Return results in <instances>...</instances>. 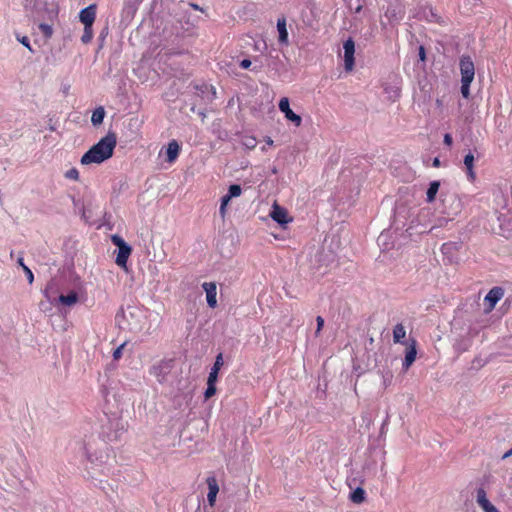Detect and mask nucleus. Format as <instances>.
Instances as JSON below:
<instances>
[{"mask_svg":"<svg viewBox=\"0 0 512 512\" xmlns=\"http://www.w3.org/2000/svg\"><path fill=\"white\" fill-rule=\"evenodd\" d=\"M404 14L405 11L399 3L389 4L385 11V17L389 20L390 23L400 22L403 19Z\"/></svg>","mask_w":512,"mask_h":512,"instance_id":"nucleus-6","label":"nucleus"},{"mask_svg":"<svg viewBox=\"0 0 512 512\" xmlns=\"http://www.w3.org/2000/svg\"><path fill=\"white\" fill-rule=\"evenodd\" d=\"M180 153V145L176 140H171L167 145L166 155L167 162L173 163L176 161Z\"/></svg>","mask_w":512,"mask_h":512,"instance_id":"nucleus-14","label":"nucleus"},{"mask_svg":"<svg viewBox=\"0 0 512 512\" xmlns=\"http://www.w3.org/2000/svg\"><path fill=\"white\" fill-rule=\"evenodd\" d=\"M117 436L115 435L114 438L109 437V441L116 440Z\"/></svg>","mask_w":512,"mask_h":512,"instance_id":"nucleus-45","label":"nucleus"},{"mask_svg":"<svg viewBox=\"0 0 512 512\" xmlns=\"http://www.w3.org/2000/svg\"><path fill=\"white\" fill-rule=\"evenodd\" d=\"M405 337H406L405 327L401 323L396 324L393 328V341L395 343L403 344Z\"/></svg>","mask_w":512,"mask_h":512,"instance_id":"nucleus-19","label":"nucleus"},{"mask_svg":"<svg viewBox=\"0 0 512 512\" xmlns=\"http://www.w3.org/2000/svg\"><path fill=\"white\" fill-rule=\"evenodd\" d=\"M241 143L242 145L248 149V150H252L256 147L257 145V140L255 137L253 136H243L242 139H241Z\"/></svg>","mask_w":512,"mask_h":512,"instance_id":"nucleus-24","label":"nucleus"},{"mask_svg":"<svg viewBox=\"0 0 512 512\" xmlns=\"http://www.w3.org/2000/svg\"><path fill=\"white\" fill-rule=\"evenodd\" d=\"M464 165L467 169V175H468L469 180L474 181L476 174L474 172V156L472 153H468L464 157Z\"/></svg>","mask_w":512,"mask_h":512,"instance_id":"nucleus-18","label":"nucleus"},{"mask_svg":"<svg viewBox=\"0 0 512 512\" xmlns=\"http://www.w3.org/2000/svg\"><path fill=\"white\" fill-rule=\"evenodd\" d=\"M86 457L90 464L87 468L88 473L92 478L95 477L97 472L105 476H108L113 472L115 456L113 450L108 446L95 450L94 452L87 451Z\"/></svg>","mask_w":512,"mask_h":512,"instance_id":"nucleus-2","label":"nucleus"},{"mask_svg":"<svg viewBox=\"0 0 512 512\" xmlns=\"http://www.w3.org/2000/svg\"><path fill=\"white\" fill-rule=\"evenodd\" d=\"M208 485L207 501L211 507L215 505L216 497L219 492V485L214 476H210L206 479Z\"/></svg>","mask_w":512,"mask_h":512,"instance_id":"nucleus-12","label":"nucleus"},{"mask_svg":"<svg viewBox=\"0 0 512 512\" xmlns=\"http://www.w3.org/2000/svg\"><path fill=\"white\" fill-rule=\"evenodd\" d=\"M117 144L115 133L109 132L94 144L80 159L82 165L101 164L111 158Z\"/></svg>","mask_w":512,"mask_h":512,"instance_id":"nucleus-1","label":"nucleus"},{"mask_svg":"<svg viewBox=\"0 0 512 512\" xmlns=\"http://www.w3.org/2000/svg\"><path fill=\"white\" fill-rule=\"evenodd\" d=\"M241 193H242L241 186L238 184H233L229 187L227 194L232 199L235 197H239L241 195Z\"/></svg>","mask_w":512,"mask_h":512,"instance_id":"nucleus-28","label":"nucleus"},{"mask_svg":"<svg viewBox=\"0 0 512 512\" xmlns=\"http://www.w3.org/2000/svg\"><path fill=\"white\" fill-rule=\"evenodd\" d=\"M419 57H420V59H421L422 61H424V60H425V49H424V47H423V46H420V48H419Z\"/></svg>","mask_w":512,"mask_h":512,"instance_id":"nucleus-40","label":"nucleus"},{"mask_svg":"<svg viewBox=\"0 0 512 512\" xmlns=\"http://www.w3.org/2000/svg\"><path fill=\"white\" fill-rule=\"evenodd\" d=\"M39 29L42 31V33L44 34L45 37H51L52 36V33H53V30H52V27L48 24H45V23H41L39 25Z\"/></svg>","mask_w":512,"mask_h":512,"instance_id":"nucleus-33","label":"nucleus"},{"mask_svg":"<svg viewBox=\"0 0 512 512\" xmlns=\"http://www.w3.org/2000/svg\"><path fill=\"white\" fill-rule=\"evenodd\" d=\"M24 272H25V274H26V276H27L28 282H29L30 284H32V282H33V280H34V275H33L32 271L30 270V268H29V267L24 266Z\"/></svg>","mask_w":512,"mask_h":512,"instance_id":"nucleus-36","label":"nucleus"},{"mask_svg":"<svg viewBox=\"0 0 512 512\" xmlns=\"http://www.w3.org/2000/svg\"><path fill=\"white\" fill-rule=\"evenodd\" d=\"M55 284L53 281L49 282L44 289V296L48 301L53 302L55 300V292H54Z\"/></svg>","mask_w":512,"mask_h":512,"instance_id":"nucleus-26","label":"nucleus"},{"mask_svg":"<svg viewBox=\"0 0 512 512\" xmlns=\"http://www.w3.org/2000/svg\"><path fill=\"white\" fill-rule=\"evenodd\" d=\"M277 30L279 33V42L287 44L288 42V31L286 28V19L284 17L277 20Z\"/></svg>","mask_w":512,"mask_h":512,"instance_id":"nucleus-17","label":"nucleus"},{"mask_svg":"<svg viewBox=\"0 0 512 512\" xmlns=\"http://www.w3.org/2000/svg\"><path fill=\"white\" fill-rule=\"evenodd\" d=\"M476 502L484 512H500L487 498L484 488L479 487L476 490Z\"/></svg>","mask_w":512,"mask_h":512,"instance_id":"nucleus-8","label":"nucleus"},{"mask_svg":"<svg viewBox=\"0 0 512 512\" xmlns=\"http://www.w3.org/2000/svg\"><path fill=\"white\" fill-rule=\"evenodd\" d=\"M443 142H444L445 145L451 146L452 143H453V138H452L451 134L446 133L444 135Z\"/></svg>","mask_w":512,"mask_h":512,"instance_id":"nucleus-38","label":"nucleus"},{"mask_svg":"<svg viewBox=\"0 0 512 512\" xmlns=\"http://www.w3.org/2000/svg\"><path fill=\"white\" fill-rule=\"evenodd\" d=\"M366 492L363 488L357 487L351 494L350 500L353 503L360 504L365 501Z\"/></svg>","mask_w":512,"mask_h":512,"instance_id":"nucleus-23","label":"nucleus"},{"mask_svg":"<svg viewBox=\"0 0 512 512\" xmlns=\"http://www.w3.org/2000/svg\"><path fill=\"white\" fill-rule=\"evenodd\" d=\"M512 456V448L505 452L502 456V459H506Z\"/></svg>","mask_w":512,"mask_h":512,"instance_id":"nucleus-41","label":"nucleus"},{"mask_svg":"<svg viewBox=\"0 0 512 512\" xmlns=\"http://www.w3.org/2000/svg\"><path fill=\"white\" fill-rule=\"evenodd\" d=\"M216 382L215 381H210V380H207V388L204 392V396H205V399H209L211 398L212 396L215 395L216 393V386H215Z\"/></svg>","mask_w":512,"mask_h":512,"instance_id":"nucleus-27","label":"nucleus"},{"mask_svg":"<svg viewBox=\"0 0 512 512\" xmlns=\"http://www.w3.org/2000/svg\"><path fill=\"white\" fill-rule=\"evenodd\" d=\"M504 296V289L501 287H493L485 296L484 301L488 303V311H491L495 305Z\"/></svg>","mask_w":512,"mask_h":512,"instance_id":"nucleus-11","label":"nucleus"},{"mask_svg":"<svg viewBox=\"0 0 512 512\" xmlns=\"http://www.w3.org/2000/svg\"><path fill=\"white\" fill-rule=\"evenodd\" d=\"M279 109L281 112H283L285 114V117L289 121H291L295 124V126L299 127L301 125L302 119L298 114L294 113L291 110L290 105H289V99L287 97H283L280 99Z\"/></svg>","mask_w":512,"mask_h":512,"instance_id":"nucleus-7","label":"nucleus"},{"mask_svg":"<svg viewBox=\"0 0 512 512\" xmlns=\"http://www.w3.org/2000/svg\"><path fill=\"white\" fill-rule=\"evenodd\" d=\"M93 39V26H84V31L81 36V41L84 44H88Z\"/></svg>","mask_w":512,"mask_h":512,"instance_id":"nucleus-25","label":"nucleus"},{"mask_svg":"<svg viewBox=\"0 0 512 512\" xmlns=\"http://www.w3.org/2000/svg\"><path fill=\"white\" fill-rule=\"evenodd\" d=\"M471 83L472 81L461 80V94L466 99L470 96Z\"/></svg>","mask_w":512,"mask_h":512,"instance_id":"nucleus-30","label":"nucleus"},{"mask_svg":"<svg viewBox=\"0 0 512 512\" xmlns=\"http://www.w3.org/2000/svg\"><path fill=\"white\" fill-rule=\"evenodd\" d=\"M97 13L96 4H90L79 13V19L84 26H93Z\"/></svg>","mask_w":512,"mask_h":512,"instance_id":"nucleus-9","label":"nucleus"},{"mask_svg":"<svg viewBox=\"0 0 512 512\" xmlns=\"http://www.w3.org/2000/svg\"><path fill=\"white\" fill-rule=\"evenodd\" d=\"M440 188V182L435 180L430 182L427 193H426V201L428 203H432L435 201L436 195Z\"/></svg>","mask_w":512,"mask_h":512,"instance_id":"nucleus-20","label":"nucleus"},{"mask_svg":"<svg viewBox=\"0 0 512 512\" xmlns=\"http://www.w3.org/2000/svg\"><path fill=\"white\" fill-rule=\"evenodd\" d=\"M452 249L458 250L459 244L455 243V242H447V243H444L441 247V251L443 254L450 252Z\"/></svg>","mask_w":512,"mask_h":512,"instance_id":"nucleus-31","label":"nucleus"},{"mask_svg":"<svg viewBox=\"0 0 512 512\" xmlns=\"http://www.w3.org/2000/svg\"><path fill=\"white\" fill-rule=\"evenodd\" d=\"M433 166H434V167H439V166H440V160H439L438 158H435V159L433 160Z\"/></svg>","mask_w":512,"mask_h":512,"instance_id":"nucleus-42","label":"nucleus"},{"mask_svg":"<svg viewBox=\"0 0 512 512\" xmlns=\"http://www.w3.org/2000/svg\"><path fill=\"white\" fill-rule=\"evenodd\" d=\"M266 143L271 146V145H273V140L270 137H268L266 139Z\"/></svg>","mask_w":512,"mask_h":512,"instance_id":"nucleus-44","label":"nucleus"},{"mask_svg":"<svg viewBox=\"0 0 512 512\" xmlns=\"http://www.w3.org/2000/svg\"><path fill=\"white\" fill-rule=\"evenodd\" d=\"M65 177L69 180L78 181L79 180V171L76 168H71L65 173Z\"/></svg>","mask_w":512,"mask_h":512,"instance_id":"nucleus-32","label":"nucleus"},{"mask_svg":"<svg viewBox=\"0 0 512 512\" xmlns=\"http://www.w3.org/2000/svg\"><path fill=\"white\" fill-rule=\"evenodd\" d=\"M231 198L229 197L228 194L224 195L222 198H221V204H220V208H219V213L220 215L224 218L225 215H226V207L228 205V203L230 202Z\"/></svg>","mask_w":512,"mask_h":512,"instance_id":"nucleus-29","label":"nucleus"},{"mask_svg":"<svg viewBox=\"0 0 512 512\" xmlns=\"http://www.w3.org/2000/svg\"><path fill=\"white\" fill-rule=\"evenodd\" d=\"M416 342L413 340L412 344L409 346V348L406 351L405 358L403 361V368L407 370L415 361L417 351H416Z\"/></svg>","mask_w":512,"mask_h":512,"instance_id":"nucleus-15","label":"nucleus"},{"mask_svg":"<svg viewBox=\"0 0 512 512\" xmlns=\"http://www.w3.org/2000/svg\"><path fill=\"white\" fill-rule=\"evenodd\" d=\"M125 346V343L121 344L120 346H118L114 352H113V359L114 360H119L122 356V350Z\"/></svg>","mask_w":512,"mask_h":512,"instance_id":"nucleus-34","label":"nucleus"},{"mask_svg":"<svg viewBox=\"0 0 512 512\" xmlns=\"http://www.w3.org/2000/svg\"><path fill=\"white\" fill-rule=\"evenodd\" d=\"M111 241L118 248L115 263L127 271V261L132 252L131 246L118 234L112 235Z\"/></svg>","mask_w":512,"mask_h":512,"instance_id":"nucleus-3","label":"nucleus"},{"mask_svg":"<svg viewBox=\"0 0 512 512\" xmlns=\"http://www.w3.org/2000/svg\"><path fill=\"white\" fill-rule=\"evenodd\" d=\"M252 63L249 59H243L240 61L239 66L242 69H249L251 67Z\"/></svg>","mask_w":512,"mask_h":512,"instance_id":"nucleus-37","label":"nucleus"},{"mask_svg":"<svg viewBox=\"0 0 512 512\" xmlns=\"http://www.w3.org/2000/svg\"><path fill=\"white\" fill-rule=\"evenodd\" d=\"M18 41L20 43H22L26 48H28L31 52H33L31 46H30V41H29V38L27 36H22V37H17Z\"/></svg>","mask_w":512,"mask_h":512,"instance_id":"nucleus-35","label":"nucleus"},{"mask_svg":"<svg viewBox=\"0 0 512 512\" xmlns=\"http://www.w3.org/2000/svg\"><path fill=\"white\" fill-rule=\"evenodd\" d=\"M316 322H317V331H316V333H318L322 329V327L324 325V319L321 316H318L316 318Z\"/></svg>","mask_w":512,"mask_h":512,"instance_id":"nucleus-39","label":"nucleus"},{"mask_svg":"<svg viewBox=\"0 0 512 512\" xmlns=\"http://www.w3.org/2000/svg\"><path fill=\"white\" fill-rule=\"evenodd\" d=\"M224 364V360H223V355L222 353H219L217 356H216V359H215V362H214V365L213 367L211 368V371L209 373V376H208V379L207 380H210V381H217V378H218V373H219V370L221 369V367L223 366Z\"/></svg>","mask_w":512,"mask_h":512,"instance_id":"nucleus-16","label":"nucleus"},{"mask_svg":"<svg viewBox=\"0 0 512 512\" xmlns=\"http://www.w3.org/2000/svg\"><path fill=\"white\" fill-rule=\"evenodd\" d=\"M105 117V110L102 106L97 107L91 116V122L94 126L100 125Z\"/></svg>","mask_w":512,"mask_h":512,"instance_id":"nucleus-22","label":"nucleus"},{"mask_svg":"<svg viewBox=\"0 0 512 512\" xmlns=\"http://www.w3.org/2000/svg\"><path fill=\"white\" fill-rule=\"evenodd\" d=\"M461 80L473 81L475 76L474 63L470 56L463 55L460 58Z\"/></svg>","mask_w":512,"mask_h":512,"instance_id":"nucleus-5","label":"nucleus"},{"mask_svg":"<svg viewBox=\"0 0 512 512\" xmlns=\"http://www.w3.org/2000/svg\"><path fill=\"white\" fill-rule=\"evenodd\" d=\"M17 262L24 269V266H26V265L24 264L23 258L22 257L18 258Z\"/></svg>","mask_w":512,"mask_h":512,"instance_id":"nucleus-43","label":"nucleus"},{"mask_svg":"<svg viewBox=\"0 0 512 512\" xmlns=\"http://www.w3.org/2000/svg\"><path fill=\"white\" fill-rule=\"evenodd\" d=\"M270 216L275 222L281 225L286 224L290 221V219H288L287 211L277 204L273 206Z\"/></svg>","mask_w":512,"mask_h":512,"instance_id":"nucleus-13","label":"nucleus"},{"mask_svg":"<svg viewBox=\"0 0 512 512\" xmlns=\"http://www.w3.org/2000/svg\"><path fill=\"white\" fill-rule=\"evenodd\" d=\"M344 64H345V70L350 72L353 70L355 65V43L352 38H348L344 44Z\"/></svg>","mask_w":512,"mask_h":512,"instance_id":"nucleus-4","label":"nucleus"},{"mask_svg":"<svg viewBox=\"0 0 512 512\" xmlns=\"http://www.w3.org/2000/svg\"><path fill=\"white\" fill-rule=\"evenodd\" d=\"M202 288L206 293L207 304L210 308L217 306V286L214 282H204Z\"/></svg>","mask_w":512,"mask_h":512,"instance_id":"nucleus-10","label":"nucleus"},{"mask_svg":"<svg viewBox=\"0 0 512 512\" xmlns=\"http://www.w3.org/2000/svg\"><path fill=\"white\" fill-rule=\"evenodd\" d=\"M58 300L60 303L66 305V306H72L77 303L78 301V294L75 291L70 292L67 295L61 294L58 297Z\"/></svg>","mask_w":512,"mask_h":512,"instance_id":"nucleus-21","label":"nucleus"}]
</instances>
